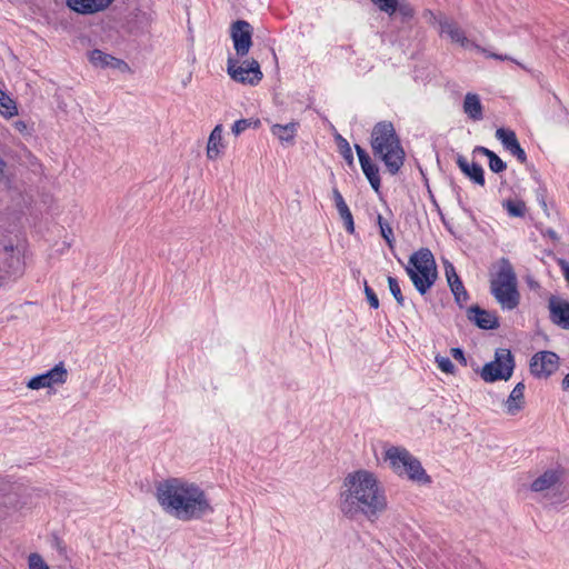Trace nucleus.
I'll use <instances>...</instances> for the list:
<instances>
[{"label":"nucleus","instance_id":"21","mask_svg":"<svg viewBox=\"0 0 569 569\" xmlns=\"http://www.w3.org/2000/svg\"><path fill=\"white\" fill-rule=\"evenodd\" d=\"M456 163L461 170V172L466 177H468L473 183L479 184L481 187L485 186V171L479 163H469L468 160L462 154H457Z\"/></svg>","mask_w":569,"mask_h":569},{"label":"nucleus","instance_id":"25","mask_svg":"<svg viewBox=\"0 0 569 569\" xmlns=\"http://www.w3.org/2000/svg\"><path fill=\"white\" fill-rule=\"evenodd\" d=\"M463 111L473 121H479L483 118L482 104L478 94L471 92L466 94Z\"/></svg>","mask_w":569,"mask_h":569},{"label":"nucleus","instance_id":"50","mask_svg":"<svg viewBox=\"0 0 569 569\" xmlns=\"http://www.w3.org/2000/svg\"><path fill=\"white\" fill-rule=\"evenodd\" d=\"M14 127L17 130H19L20 132L24 131L27 129V124L26 122L19 120L14 123Z\"/></svg>","mask_w":569,"mask_h":569},{"label":"nucleus","instance_id":"51","mask_svg":"<svg viewBox=\"0 0 569 569\" xmlns=\"http://www.w3.org/2000/svg\"><path fill=\"white\" fill-rule=\"evenodd\" d=\"M7 167L6 161L0 157V178L4 176V169Z\"/></svg>","mask_w":569,"mask_h":569},{"label":"nucleus","instance_id":"28","mask_svg":"<svg viewBox=\"0 0 569 569\" xmlns=\"http://www.w3.org/2000/svg\"><path fill=\"white\" fill-rule=\"evenodd\" d=\"M297 131V123L290 122L288 124H273L271 132L279 138L282 142H292Z\"/></svg>","mask_w":569,"mask_h":569},{"label":"nucleus","instance_id":"55","mask_svg":"<svg viewBox=\"0 0 569 569\" xmlns=\"http://www.w3.org/2000/svg\"><path fill=\"white\" fill-rule=\"evenodd\" d=\"M336 141H337L338 147L340 146V142H342V143H343V142H348V141H347L345 138H342V136H341V134H339V133L336 136Z\"/></svg>","mask_w":569,"mask_h":569},{"label":"nucleus","instance_id":"2","mask_svg":"<svg viewBox=\"0 0 569 569\" xmlns=\"http://www.w3.org/2000/svg\"><path fill=\"white\" fill-rule=\"evenodd\" d=\"M405 270L421 296L432 288L438 278L437 263L428 248H421L413 252Z\"/></svg>","mask_w":569,"mask_h":569},{"label":"nucleus","instance_id":"41","mask_svg":"<svg viewBox=\"0 0 569 569\" xmlns=\"http://www.w3.org/2000/svg\"><path fill=\"white\" fill-rule=\"evenodd\" d=\"M380 234L386 240L388 247L392 249L395 243V236L390 224H385V227L380 229Z\"/></svg>","mask_w":569,"mask_h":569},{"label":"nucleus","instance_id":"47","mask_svg":"<svg viewBox=\"0 0 569 569\" xmlns=\"http://www.w3.org/2000/svg\"><path fill=\"white\" fill-rule=\"evenodd\" d=\"M473 153H480V154H483L486 156L488 159L490 158V156H492L495 152L486 147H482V146H477L475 149H473Z\"/></svg>","mask_w":569,"mask_h":569},{"label":"nucleus","instance_id":"32","mask_svg":"<svg viewBox=\"0 0 569 569\" xmlns=\"http://www.w3.org/2000/svg\"><path fill=\"white\" fill-rule=\"evenodd\" d=\"M260 124H261L260 119H253V118L240 119L233 123L231 130L234 136H239L248 128H259Z\"/></svg>","mask_w":569,"mask_h":569},{"label":"nucleus","instance_id":"15","mask_svg":"<svg viewBox=\"0 0 569 569\" xmlns=\"http://www.w3.org/2000/svg\"><path fill=\"white\" fill-rule=\"evenodd\" d=\"M467 318L482 330H493L499 328L500 325L498 317L493 312L482 309L478 305L468 308Z\"/></svg>","mask_w":569,"mask_h":569},{"label":"nucleus","instance_id":"38","mask_svg":"<svg viewBox=\"0 0 569 569\" xmlns=\"http://www.w3.org/2000/svg\"><path fill=\"white\" fill-rule=\"evenodd\" d=\"M340 154L346 160L349 167H353V154L349 142H340L338 147Z\"/></svg>","mask_w":569,"mask_h":569},{"label":"nucleus","instance_id":"19","mask_svg":"<svg viewBox=\"0 0 569 569\" xmlns=\"http://www.w3.org/2000/svg\"><path fill=\"white\" fill-rule=\"evenodd\" d=\"M566 471L561 467H557L556 469H548L542 475H540L533 482L531 483V490L535 492H541L543 490L550 489L556 485H559L563 481Z\"/></svg>","mask_w":569,"mask_h":569},{"label":"nucleus","instance_id":"22","mask_svg":"<svg viewBox=\"0 0 569 569\" xmlns=\"http://www.w3.org/2000/svg\"><path fill=\"white\" fill-rule=\"evenodd\" d=\"M36 489L30 488L23 482L20 481H10L6 477L0 476V496H17V497H31L33 495L39 496L38 492H34Z\"/></svg>","mask_w":569,"mask_h":569},{"label":"nucleus","instance_id":"37","mask_svg":"<svg viewBox=\"0 0 569 569\" xmlns=\"http://www.w3.org/2000/svg\"><path fill=\"white\" fill-rule=\"evenodd\" d=\"M436 362L441 371L450 375L456 373V367L448 357L437 356Z\"/></svg>","mask_w":569,"mask_h":569},{"label":"nucleus","instance_id":"48","mask_svg":"<svg viewBox=\"0 0 569 569\" xmlns=\"http://www.w3.org/2000/svg\"><path fill=\"white\" fill-rule=\"evenodd\" d=\"M543 236L549 237V238H550L551 240H553V241L559 240V237H558L557 232H556L553 229H547V230L543 232Z\"/></svg>","mask_w":569,"mask_h":569},{"label":"nucleus","instance_id":"49","mask_svg":"<svg viewBox=\"0 0 569 569\" xmlns=\"http://www.w3.org/2000/svg\"><path fill=\"white\" fill-rule=\"evenodd\" d=\"M561 388H562L563 391H569V372L562 379Z\"/></svg>","mask_w":569,"mask_h":569},{"label":"nucleus","instance_id":"35","mask_svg":"<svg viewBox=\"0 0 569 569\" xmlns=\"http://www.w3.org/2000/svg\"><path fill=\"white\" fill-rule=\"evenodd\" d=\"M375 6L379 8L380 11L392 16L397 12L398 0H371Z\"/></svg>","mask_w":569,"mask_h":569},{"label":"nucleus","instance_id":"36","mask_svg":"<svg viewBox=\"0 0 569 569\" xmlns=\"http://www.w3.org/2000/svg\"><path fill=\"white\" fill-rule=\"evenodd\" d=\"M489 168L495 173H500L507 169V163L496 153L490 156Z\"/></svg>","mask_w":569,"mask_h":569},{"label":"nucleus","instance_id":"11","mask_svg":"<svg viewBox=\"0 0 569 569\" xmlns=\"http://www.w3.org/2000/svg\"><path fill=\"white\" fill-rule=\"evenodd\" d=\"M252 26L246 20H237L230 27V37L236 54L240 58L248 54L252 47Z\"/></svg>","mask_w":569,"mask_h":569},{"label":"nucleus","instance_id":"23","mask_svg":"<svg viewBox=\"0 0 569 569\" xmlns=\"http://www.w3.org/2000/svg\"><path fill=\"white\" fill-rule=\"evenodd\" d=\"M525 389H526V386L523 382H518L515 388L512 389V391L510 392L507 401H506V407H507V412L511 416H515L517 415L520 410L523 409L525 407Z\"/></svg>","mask_w":569,"mask_h":569},{"label":"nucleus","instance_id":"33","mask_svg":"<svg viewBox=\"0 0 569 569\" xmlns=\"http://www.w3.org/2000/svg\"><path fill=\"white\" fill-rule=\"evenodd\" d=\"M387 281H388L389 290H390L391 295L393 296V298L396 299L398 306L403 307L405 306V297L401 292V289H400L397 278L388 276Z\"/></svg>","mask_w":569,"mask_h":569},{"label":"nucleus","instance_id":"52","mask_svg":"<svg viewBox=\"0 0 569 569\" xmlns=\"http://www.w3.org/2000/svg\"><path fill=\"white\" fill-rule=\"evenodd\" d=\"M539 202H540L542 209L545 210V212H547L548 208H547V202L545 200V194L539 196Z\"/></svg>","mask_w":569,"mask_h":569},{"label":"nucleus","instance_id":"31","mask_svg":"<svg viewBox=\"0 0 569 569\" xmlns=\"http://www.w3.org/2000/svg\"><path fill=\"white\" fill-rule=\"evenodd\" d=\"M503 208L511 217H523L526 214V203L522 200H506L503 201Z\"/></svg>","mask_w":569,"mask_h":569},{"label":"nucleus","instance_id":"3","mask_svg":"<svg viewBox=\"0 0 569 569\" xmlns=\"http://www.w3.org/2000/svg\"><path fill=\"white\" fill-rule=\"evenodd\" d=\"M517 286L512 264L508 259L502 258L496 277L490 280V292L503 309L512 310L518 307L520 293Z\"/></svg>","mask_w":569,"mask_h":569},{"label":"nucleus","instance_id":"8","mask_svg":"<svg viewBox=\"0 0 569 569\" xmlns=\"http://www.w3.org/2000/svg\"><path fill=\"white\" fill-rule=\"evenodd\" d=\"M156 498H204V491L194 482L169 478L156 483Z\"/></svg>","mask_w":569,"mask_h":569},{"label":"nucleus","instance_id":"57","mask_svg":"<svg viewBox=\"0 0 569 569\" xmlns=\"http://www.w3.org/2000/svg\"><path fill=\"white\" fill-rule=\"evenodd\" d=\"M435 204H436L437 210L439 211V213H440L441 218H443L442 212H441V210H440V207L437 204V202H436V201H435Z\"/></svg>","mask_w":569,"mask_h":569},{"label":"nucleus","instance_id":"53","mask_svg":"<svg viewBox=\"0 0 569 569\" xmlns=\"http://www.w3.org/2000/svg\"><path fill=\"white\" fill-rule=\"evenodd\" d=\"M378 224H379V228L381 229L382 227H385V224H389L381 214H378Z\"/></svg>","mask_w":569,"mask_h":569},{"label":"nucleus","instance_id":"54","mask_svg":"<svg viewBox=\"0 0 569 569\" xmlns=\"http://www.w3.org/2000/svg\"><path fill=\"white\" fill-rule=\"evenodd\" d=\"M4 251H6L7 253L12 254V253H13V251H14V246H13L12 243L4 246Z\"/></svg>","mask_w":569,"mask_h":569},{"label":"nucleus","instance_id":"56","mask_svg":"<svg viewBox=\"0 0 569 569\" xmlns=\"http://www.w3.org/2000/svg\"><path fill=\"white\" fill-rule=\"evenodd\" d=\"M16 263L18 264L16 271H14V274H18V273H21V268H20V260L19 258L16 259Z\"/></svg>","mask_w":569,"mask_h":569},{"label":"nucleus","instance_id":"39","mask_svg":"<svg viewBox=\"0 0 569 569\" xmlns=\"http://www.w3.org/2000/svg\"><path fill=\"white\" fill-rule=\"evenodd\" d=\"M29 569H49L42 557L38 553L29 556Z\"/></svg>","mask_w":569,"mask_h":569},{"label":"nucleus","instance_id":"46","mask_svg":"<svg viewBox=\"0 0 569 569\" xmlns=\"http://www.w3.org/2000/svg\"><path fill=\"white\" fill-rule=\"evenodd\" d=\"M482 52H485L487 54L488 58H493V59H498V60H510V61H515L511 57L509 56H502V54H498V53H495V52H489L487 51L486 49H482Z\"/></svg>","mask_w":569,"mask_h":569},{"label":"nucleus","instance_id":"18","mask_svg":"<svg viewBox=\"0 0 569 569\" xmlns=\"http://www.w3.org/2000/svg\"><path fill=\"white\" fill-rule=\"evenodd\" d=\"M89 61L99 68H112L118 69L120 71H129V64L122 59L116 58L111 54H108L99 49H93L89 52Z\"/></svg>","mask_w":569,"mask_h":569},{"label":"nucleus","instance_id":"16","mask_svg":"<svg viewBox=\"0 0 569 569\" xmlns=\"http://www.w3.org/2000/svg\"><path fill=\"white\" fill-rule=\"evenodd\" d=\"M496 138L500 140L506 150H508L521 164L527 163V153L521 148L513 130L499 128L496 131Z\"/></svg>","mask_w":569,"mask_h":569},{"label":"nucleus","instance_id":"7","mask_svg":"<svg viewBox=\"0 0 569 569\" xmlns=\"http://www.w3.org/2000/svg\"><path fill=\"white\" fill-rule=\"evenodd\" d=\"M516 362L509 349L499 348L495 352V360L487 362L479 371L483 381L492 383L499 380H509Z\"/></svg>","mask_w":569,"mask_h":569},{"label":"nucleus","instance_id":"40","mask_svg":"<svg viewBox=\"0 0 569 569\" xmlns=\"http://www.w3.org/2000/svg\"><path fill=\"white\" fill-rule=\"evenodd\" d=\"M365 295L369 306L373 309H378L380 305L379 299L372 288L368 286L367 281H365Z\"/></svg>","mask_w":569,"mask_h":569},{"label":"nucleus","instance_id":"1","mask_svg":"<svg viewBox=\"0 0 569 569\" xmlns=\"http://www.w3.org/2000/svg\"><path fill=\"white\" fill-rule=\"evenodd\" d=\"M370 144L375 157L381 159L390 174H397L405 163L406 152L391 121L377 122L371 131Z\"/></svg>","mask_w":569,"mask_h":569},{"label":"nucleus","instance_id":"14","mask_svg":"<svg viewBox=\"0 0 569 569\" xmlns=\"http://www.w3.org/2000/svg\"><path fill=\"white\" fill-rule=\"evenodd\" d=\"M355 149L366 178L368 179L372 189L376 192H379L381 187L379 167L371 160L368 152L361 146L355 144Z\"/></svg>","mask_w":569,"mask_h":569},{"label":"nucleus","instance_id":"43","mask_svg":"<svg viewBox=\"0 0 569 569\" xmlns=\"http://www.w3.org/2000/svg\"><path fill=\"white\" fill-rule=\"evenodd\" d=\"M445 273L448 281V286L453 284L456 279H460L456 272L453 264L449 261L445 262Z\"/></svg>","mask_w":569,"mask_h":569},{"label":"nucleus","instance_id":"26","mask_svg":"<svg viewBox=\"0 0 569 569\" xmlns=\"http://www.w3.org/2000/svg\"><path fill=\"white\" fill-rule=\"evenodd\" d=\"M223 147L222 144V126L217 124L211 131L208 144H207V157L210 160H214L220 154V149Z\"/></svg>","mask_w":569,"mask_h":569},{"label":"nucleus","instance_id":"30","mask_svg":"<svg viewBox=\"0 0 569 569\" xmlns=\"http://www.w3.org/2000/svg\"><path fill=\"white\" fill-rule=\"evenodd\" d=\"M0 113L7 118L13 117L18 113L14 101L0 90Z\"/></svg>","mask_w":569,"mask_h":569},{"label":"nucleus","instance_id":"34","mask_svg":"<svg viewBox=\"0 0 569 569\" xmlns=\"http://www.w3.org/2000/svg\"><path fill=\"white\" fill-rule=\"evenodd\" d=\"M397 6V12H399V14L401 16L402 22H408L409 20L413 19L416 10L408 1L398 0Z\"/></svg>","mask_w":569,"mask_h":569},{"label":"nucleus","instance_id":"13","mask_svg":"<svg viewBox=\"0 0 569 569\" xmlns=\"http://www.w3.org/2000/svg\"><path fill=\"white\" fill-rule=\"evenodd\" d=\"M67 378L68 371L63 362H59L47 372L32 377L27 382V387L31 390H39L52 385H62L67 381Z\"/></svg>","mask_w":569,"mask_h":569},{"label":"nucleus","instance_id":"9","mask_svg":"<svg viewBox=\"0 0 569 569\" xmlns=\"http://www.w3.org/2000/svg\"><path fill=\"white\" fill-rule=\"evenodd\" d=\"M386 500H341V512L355 520H373L386 509Z\"/></svg>","mask_w":569,"mask_h":569},{"label":"nucleus","instance_id":"5","mask_svg":"<svg viewBox=\"0 0 569 569\" xmlns=\"http://www.w3.org/2000/svg\"><path fill=\"white\" fill-rule=\"evenodd\" d=\"M343 487L341 498H383L385 495L375 473L365 469L350 472Z\"/></svg>","mask_w":569,"mask_h":569},{"label":"nucleus","instance_id":"10","mask_svg":"<svg viewBox=\"0 0 569 569\" xmlns=\"http://www.w3.org/2000/svg\"><path fill=\"white\" fill-rule=\"evenodd\" d=\"M227 72L233 81L250 86H257L263 77L260 64L256 59L244 60L241 64H238L237 59L229 57Z\"/></svg>","mask_w":569,"mask_h":569},{"label":"nucleus","instance_id":"6","mask_svg":"<svg viewBox=\"0 0 569 569\" xmlns=\"http://www.w3.org/2000/svg\"><path fill=\"white\" fill-rule=\"evenodd\" d=\"M162 510L182 521L199 519L213 511L209 500H159Z\"/></svg>","mask_w":569,"mask_h":569},{"label":"nucleus","instance_id":"42","mask_svg":"<svg viewBox=\"0 0 569 569\" xmlns=\"http://www.w3.org/2000/svg\"><path fill=\"white\" fill-rule=\"evenodd\" d=\"M445 273L448 281V286L453 284L456 279H460L456 272L453 264L449 261L445 262Z\"/></svg>","mask_w":569,"mask_h":569},{"label":"nucleus","instance_id":"45","mask_svg":"<svg viewBox=\"0 0 569 569\" xmlns=\"http://www.w3.org/2000/svg\"><path fill=\"white\" fill-rule=\"evenodd\" d=\"M558 264H559V267L561 268V270L563 272L565 279L569 283V262L566 261L565 259H560L558 261Z\"/></svg>","mask_w":569,"mask_h":569},{"label":"nucleus","instance_id":"29","mask_svg":"<svg viewBox=\"0 0 569 569\" xmlns=\"http://www.w3.org/2000/svg\"><path fill=\"white\" fill-rule=\"evenodd\" d=\"M450 290L455 297L456 303L462 308L463 305L469 300V293L466 290L461 279H456L453 284H450Z\"/></svg>","mask_w":569,"mask_h":569},{"label":"nucleus","instance_id":"44","mask_svg":"<svg viewBox=\"0 0 569 569\" xmlns=\"http://www.w3.org/2000/svg\"><path fill=\"white\" fill-rule=\"evenodd\" d=\"M450 353L455 360H457L462 366H467V358L465 356V352L461 348L455 347L450 349Z\"/></svg>","mask_w":569,"mask_h":569},{"label":"nucleus","instance_id":"17","mask_svg":"<svg viewBox=\"0 0 569 569\" xmlns=\"http://www.w3.org/2000/svg\"><path fill=\"white\" fill-rule=\"evenodd\" d=\"M550 320L562 329H569V302L551 296L548 303Z\"/></svg>","mask_w":569,"mask_h":569},{"label":"nucleus","instance_id":"24","mask_svg":"<svg viewBox=\"0 0 569 569\" xmlns=\"http://www.w3.org/2000/svg\"><path fill=\"white\" fill-rule=\"evenodd\" d=\"M333 200L336 202L337 210L339 212L340 218L342 219L346 230L349 233L355 232V222L353 217L351 214V211L349 210L342 194L337 188H333L332 190Z\"/></svg>","mask_w":569,"mask_h":569},{"label":"nucleus","instance_id":"20","mask_svg":"<svg viewBox=\"0 0 569 569\" xmlns=\"http://www.w3.org/2000/svg\"><path fill=\"white\" fill-rule=\"evenodd\" d=\"M114 0H67V6L74 12L91 14L107 9Z\"/></svg>","mask_w":569,"mask_h":569},{"label":"nucleus","instance_id":"27","mask_svg":"<svg viewBox=\"0 0 569 569\" xmlns=\"http://www.w3.org/2000/svg\"><path fill=\"white\" fill-rule=\"evenodd\" d=\"M441 32L450 37L453 42L460 43L462 47H466L468 43V39L465 36L463 30L453 21H442L440 22Z\"/></svg>","mask_w":569,"mask_h":569},{"label":"nucleus","instance_id":"12","mask_svg":"<svg viewBox=\"0 0 569 569\" xmlns=\"http://www.w3.org/2000/svg\"><path fill=\"white\" fill-rule=\"evenodd\" d=\"M559 360L553 351H539L530 360V372L537 378H548L558 370Z\"/></svg>","mask_w":569,"mask_h":569},{"label":"nucleus","instance_id":"4","mask_svg":"<svg viewBox=\"0 0 569 569\" xmlns=\"http://www.w3.org/2000/svg\"><path fill=\"white\" fill-rule=\"evenodd\" d=\"M385 460L389 461L390 468L399 477H406L420 486L431 482V478L423 469L420 460L403 447L391 446L388 448L385 451Z\"/></svg>","mask_w":569,"mask_h":569}]
</instances>
